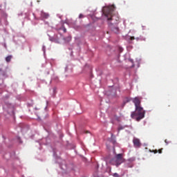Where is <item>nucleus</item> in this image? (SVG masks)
I'll use <instances>...</instances> for the list:
<instances>
[{"instance_id":"nucleus-1","label":"nucleus","mask_w":177,"mask_h":177,"mask_svg":"<svg viewBox=\"0 0 177 177\" xmlns=\"http://www.w3.org/2000/svg\"><path fill=\"white\" fill-rule=\"evenodd\" d=\"M126 160L124 158L123 153L115 154V157L111 158L109 160V164L119 167L122 164L124 163Z\"/></svg>"},{"instance_id":"nucleus-2","label":"nucleus","mask_w":177,"mask_h":177,"mask_svg":"<svg viewBox=\"0 0 177 177\" xmlns=\"http://www.w3.org/2000/svg\"><path fill=\"white\" fill-rule=\"evenodd\" d=\"M145 111L141 106L136 107V111L131 112V118L140 121L145 118Z\"/></svg>"},{"instance_id":"nucleus-3","label":"nucleus","mask_w":177,"mask_h":177,"mask_svg":"<svg viewBox=\"0 0 177 177\" xmlns=\"http://www.w3.org/2000/svg\"><path fill=\"white\" fill-rule=\"evenodd\" d=\"M103 14L106 17L108 18V21H119L120 18L115 15H113V11L110 8H107L106 10H103Z\"/></svg>"},{"instance_id":"nucleus-4","label":"nucleus","mask_w":177,"mask_h":177,"mask_svg":"<svg viewBox=\"0 0 177 177\" xmlns=\"http://www.w3.org/2000/svg\"><path fill=\"white\" fill-rule=\"evenodd\" d=\"M134 161H135L134 158L129 159L127 162H126V163L124 164V167L127 168H132L133 167V162Z\"/></svg>"},{"instance_id":"nucleus-5","label":"nucleus","mask_w":177,"mask_h":177,"mask_svg":"<svg viewBox=\"0 0 177 177\" xmlns=\"http://www.w3.org/2000/svg\"><path fill=\"white\" fill-rule=\"evenodd\" d=\"M133 103H134V105L136 106V107H138V106H141V98L137 97H135L133 100Z\"/></svg>"},{"instance_id":"nucleus-6","label":"nucleus","mask_w":177,"mask_h":177,"mask_svg":"<svg viewBox=\"0 0 177 177\" xmlns=\"http://www.w3.org/2000/svg\"><path fill=\"white\" fill-rule=\"evenodd\" d=\"M133 144H134V147L140 148L141 147L140 140L138 138H134L133 140Z\"/></svg>"},{"instance_id":"nucleus-7","label":"nucleus","mask_w":177,"mask_h":177,"mask_svg":"<svg viewBox=\"0 0 177 177\" xmlns=\"http://www.w3.org/2000/svg\"><path fill=\"white\" fill-rule=\"evenodd\" d=\"M41 17L43 19H47L49 18L50 15H49V14L47 13V12H41Z\"/></svg>"},{"instance_id":"nucleus-8","label":"nucleus","mask_w":177,"mask_h":177,"mask_svg":"<svg viewBox=\"0 0 177 177\" xmlns=\"http://www.w3.org/2000/svg\"><path fill=\"white\" fill-rule=\"evenodd\" d=\"M110 27L112 32H113L114 33L117 34L119 32V28L118 27H112L111 26H110Z\"/></svg>"},{"instance_id":"nucleus-9","label":"nucleus","mask_w":177,"mask_h":177,"mask_svg":"<svg viewBox=\"0 0 177 177\" xmlns=\"http://www.w3.org/2000/svg\"><path fill=\"white\" fill-rule=\"evenodd\" d=\"M12 58V55H8L6 57V62H7L8 63L10 62L11 59Z\"/></svg>"},{"instance_id":"nucleus-10","label":"nucleus","mask_w":177,"mask_h":177,"mask_svg":"<svg viewBox=\"0 0 177 177\" xmlns=\"http://www.w3.org/2000/svg\"><path fill=\"white\" fill-rule=\"evenodd\" d=\"M135 39L137 40V41H140V37H135L133 36L130 37V40L131 41H133Z\"/></svg>"},{"instance_id":"nucleus-11","label":"nucleus","mask_w":177,"mask_h":177,"mask_svg":"<svg viewBox=\"0 0 177 177\" xmlns=\"http://www.w3.org/2000/svg\"><path fill=\"white\" fill-rule=\"evenodd\" d=\"M64 40H65V41H66V42H70V41H71V36H68V37H65V38H64Z\"/></svg>"},{"instance_id":"nucleus-12","label":"nucleus","mask_w":177,"mask_h":177,"mask_svg":"<svg viewBox=\"0 0 177 177\" xmlns=\"http://www.w3.org/2000/svg\"><path fill=\"white\" fill-rule=\"evenodd\" d=\"M150 152L153 153L154 154H156L158 153V150L155 149V150L150 151Z\"/></svg>"},{"instance_id":"nucleus-13","label":"nucleus","mask_w":177,"mask_h":177,"mask_svg":"<svg viewBox=\"0 0 177 177\" xmlns=\"http://www.w3.org/2000/svg\"><path fill=\"white\" fill-rule=\"evenodd\" d=\"M113 176V177H120V175L118 173H114Z\"/></svg>"},{"instance_id":"nucleus-14","label":"nucleus","mask_w":177,"mask_h":177,"mask_svg":"<svg viewBox=\"0 0 177 177\" xmlns=\"http://www.w3.org/2000/svg\"><path fill=\"white\" fill-rule=\"evenodd\" d=\"M162 150H163V149H158V153L159 154H161V153H162Z\"/></svg>"},{"instance_id":"nucleus-15","label":"nucleus","mask_w":177,"mask_h":177,"mask_svg":"<svg viewBox=\"0 0 177 177\" xmlns=\"http://www.w3.org/2000/svg\"><path fill=\"white\" fill-rule=\"evenodd\" d=\"M84 17V16L82 15V14H80V15H79V18L80 19H83Z\"/></svg>"},{"instance_id":"nucleus-16","label":"nucleus","mask_w":177,"mask_h":177,"mask_svg":"<svg viewBox=\"0 0 177 177\" xmlns=\"http://www.w3.org/2000/svg\"><path fill=\"white\" fill-rule=\"evenodd\" d=\"M165 143L166 144V145H169V142L167 141V140H165Z\"/></svg>"},{"instance_id":"nucleus-17","label":"nucleus","mask_w":177,"mask_h":177,"mask_svg":"<svg viewBox=\"0 0 177 177\" xmlns=\"http://www.w3.org/2000/svg\"><path fill=\"white\" fill-rule=\"evenodd\" d=\"M63 31H64V32H67V29H66V28H64L63 29Z\"/></svg>"},{"instance_id":"nucleus-18","label":"nucleus","mask_w":177,"mask_h":177,"mask_svg":"<svg viewBox=\"0 0 177 177\" xmlns=\"http://www.w3.org/2000/svg\"><path fill=\"white\" fill-rule=\"evenodd\" d=\"M122 129H123V127H122L118 128V131H122Z\"/></svg>"}]
</instances>
